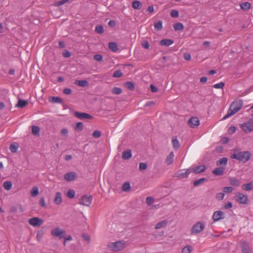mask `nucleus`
Instances as JSON below:
<instances>
[{
  "instance_id": "473e14b6",
  "label": "nucleus",
  "mask_w": 253,
  "mask_h": 253,
  "mask_svg": "<svg viewBox=\"0 0 253 253\" xmlns=\"http://www.w3.org/2000/svg\"><path fill=\"white\" fill-rule=\"evenodd\" d=\"M132 7L135 9H140L141 6V3L138 0H134L132 2Z\"/></svg>"
},
{
  "instance_id": "69168bd1",
  "label": "nucleus",
  "mask_w": 253,
  "mask_h": 253,
  "mask_svg": "<svg viewBox=\"0 0 253 253\" xmlns=\"http://www.w3.org/2000/svg\"><path fill=\"white\" fill-rule=\"evenodd\" d=\"M69 0H62L57 2L56 5L57 6H60L62 4H64L66 2L68 1Z\"/></svg>"
},
{
  "instance_id": "72a5a7b5",
  "label": "nucleus",
  "mask_w": 253,
  "mask_h": 253,
  "mask_svg": "<svg viewBox=\"0 0 253 253\" xmlns=\"http://www.w3.org/2000/svg\"><path fill=\"white\" fill-rule=\"evenodd\" d=\"M66 196L70 199L73 198L75 196V191L73 189H69L67 191Z\"/></svg>"
},
{
  "instance_id": "e2e57ef3",
  "label": "nucleus",
  "mask_w": 253,
  "mask_h": 253,
  "mask_svg": "<svg viewBox=\"0 0 253 253\" xmlns=\"http://www.w3.org/2000/svg\"><path fill=\"white\" fill-rule=\"evenodd\" d=\"M236 129V127L235 126H231L229 129V133L231 134L234 133Z\"/></svg>"
},
{
  "instance_id": "f03ea898",
  "label": "nucleus",
  "mask_w": 253,
  "mask_h": 253,
  "mask_svg": "<svg viewBox=\"0 0 253 253\" xmlns=\"http://www.w3.org/2000/svg\"><path fill=\"white\" fill-rule=\"evenodd\" d=\"M251 156V153L249 151L238 152L233 154L232 158L245 163L250 159Z\"/></svg>"
},
{
  "instance_id": "20e7f679",
  "label": "nucleus",
  "mask_w": 253,
  "mask_h": 253,
  "mask_svg": "<svg viewBox=\"0 0 253 253\" xmlns=\"http://www.w3.org/2000/svg\"><path fill=\"white\" fill-rule=\"evenodd\" d=\"M242 130L246 133H249L253 131V117L248 121L242 123L240 126Z\"/></svg>"
},
{
  "instance_id": "0e129e2a",
  "label": "nucleus",
  "mask_w": 253,
  "mask_h": 253,
  "mask_svg": "<svg viewBox=\"0 0 253 253\" xmlns=\"http://www.w3.org/2000/svg\"><path fill=\"white\" fill-rule=\"evenodd\" d=\"M63 55L65 57H69L71 56V53L69 51L65 50L63 52Z\"/></svg>"
},
{
  "instance_id": "8fccbe9b",
  "label": "nucleus",
  "mask_w": 253,
  "mask_h": 253,
  "mask_svg": "<svg viewBox=\"0 0 253 253\" xmlns=\"http://www.w3.org/2000/svg\"><path fill=\"white\" fill-rule=\"evenodd\" d=\"M224 86V83L222 82H221L219 83L214 84L213 85V87L215 88H222Z\"/></svg>"
},
{
  "instance_id": "a211bd4d",
  "label": "nucleus",
  "mask_w": 253,
  "mask_h": 253,
  "mask_svg": "<svg viewBox=\"0 0 253 253\" xmlns=\"http://www.w3.org/2000/svg\"><path fill=\"white\" fill-rule=\"evenodd\" d=\"M174 159V154L173 152H171L169 155L167 157L165 160V163L168 165H170L172 164Z\"/></svg>"
},
{
  "instance_id": "7c9ffc66",
  "label": "nucleus",
  "mask_w": 253,
  "mask_h": 253,
  "mask_svg": "<svg viewBox=\"0 0 253 253\" xmlns=\"http://www.w3.org/2000/svg\"><path fill=\"white\" fill-rule=\"evenodd\" d=\"M230 183L234 186H238L240 185V181L236 178H231L229 180Z\"/></svg>"
},
{
  "instance_id": "79ce46f5",
  "label": "nucleus",
  "mask_w": 253,
  "mask_h": 253,
  "mask_svg": "<svg viewBox=\"0 0 253 253\" xmlns=\"http://www.w3.org/2000/svg\"><path fill=\"white\" fill-rule=\"evenodd\" d=\"M9 149L11 152L15 153L18 150V146L15 144H12L10 145Z\"/></svg>"
},
{
  "instance_id": "412c9836",
  "label": "nucleus",
  "mask_w": 253,
  "mask_h": 253,
  "mask_svg": "<svg viewBox=\"0 0 253 253\" xmlns=\"http://www.w3.org/2000/svg\"><path fill=\"white\" fill-rule=\"evenodd\" d=\"M224 170V167H219L215 169H214L212 171V173L215 175H221L223 174Z\"/></svg>"
},
{
  "instance_id": "c03bdc74",
  "label": "nucleus",
  "mask_w": 253,
  "mask_h": 253,
  "mask_svg": "<svg viewBox=\"0 0 253 253\" xmlns=\"http://www.w3.org/2000/svg\"><path fill=\"white\" fill-rule=\"evenodd\" d=\"M125 85H126V87H127V88H128L129 89H130L131 90H132L134 89V86L133 84L131 82H127L125 84Z\"/></svg>"
},
{
  "instance_id": "6e6552de",
  "label": "nucleus",
  "mask_w": 253,
  "mask_h": 253,
  "mask_svg": "<svg viewBox=\"0 0 253 253\" xmlns=\"http://www.w3.org/2000/svg\"><path fill=\"white\" fill-rule=\"evenodd\" d=\"M92 196L90 195H85L82 197L79 203L85 206H89L92 202Z\"/></svg>"
},
{
  "instance_id": "9b49d317",
  "label": "nucleus",
  "mask_w": 253,
  "mask_h": 253,
  "mask_svg": "<svg viewBox=\"0 0 253 253\" xmlns=\"http://www.w3.org/2000/svg\"><path fill=\"white\" fill-rule=\"evenodd\" d=\"M224 218V213L221 211H215L212 215V219L214 221H217Z\"/></svg>"
},
{
  "instance_id": "7ed1b4c3",
  "label": "nucleus",
  "mask_w": 253,
  "mask_h": 253,
  "mask_svg": "<svg viewBox=\"0 0 253 253\" xmlns=\"http://www.w3.org/2000/svg\"><path fill=\"white\" fill-rule=\"evenodd\" d=\"M206 224L204 221H198L192 226L191 230V233L192 235L199 234L204 230Z\"/></svg>"
},
{
  "instance_id": "4be33fe9",
  "label": "nucleus",
  "mask_w": 253,
  "mask_h": 253,
  "mask_svg": "<svg viewBox=\"0 0 253 253\" xmlns=\"http://www.w3.org/2000/svg\"><path fill=\"white\" fill-rule=\"evenodd\" d=\"M75 84L81 87H85L88 85V83L86 80H77Z\"/></svg>"
},
{
  "instance_id": "f704fd0d",
  "label": "nucleus",
  "mask_w": 253,
  "mask_h": 253,
  "mask_svg": "<svg viewBox=\"0 0 253 253\" xmlns=\"http://www.w3.org/2000/svg\"><path fill=\"white\" fill-rule=\"evenodd\" d=\"M154 27L155 29L157 30H161L163 28V22L161 20H159L157 22H155Z\"/></svg>"
},
{
  "instance_id": "a18cd8bd",
  "label": "nucleus",
  "mask_w": 253,
  "mask_h": 253,
  "mask_svg": "<svg viewBox=\"0 0 253 253\" xmlns=\"http://www.w3.org/2000/svg\"><path fill=\"white\" fill-rule=\"evenodd\" d=\"M112 92L114 94H119L122 92V89L119 87H115L112 89Z\"/></svg>"
},
{
  "instance_id": "aec40b11",
  "label": "nucleus",
  "mask_w": 253,
  "mask_h": 253,
  "mask_svg": "<svg viewBox=\"0 0 253 253\" xmlns=\"http://www.w3.org/2000/svg\"><path fill=\"white\" fill-rule=\"evenodd\" d=\"M168 221L167 220H163L159 222H158L155 225V229H158L162 228L165 227L168 224Z\"/></svg>"
},
{
  "instance_id": "13d9d810",
  "label": "nucleus",
  "mask_w": 253,
  "mask_h": 253,
  "mask_svg": "<svg viewBox=\"0 0 253 253\" xmlns=\"http://www.w3.org/2000/svg\"><path fill=\"white\" fill-rule=\"evenodd\" d=\"M142 46L143 48L145 49H148L150 46L149 42L147 41H144L142 43Z\"/></svg>"
},
{
  "instance_id": "864d4df0",
  "label": "nucleus",
  "mask_w": 253,
  "mask_h": 253,
  "mask_svg": "<svg viewBox=\"0 0 253 253\" xmlns=\"http://www.w3.org/2000/svg\"><path fill=\"white\" fill-rule=\"evenodd\" d=\"M92 135L95 138H98L101 136V132L99 130H96L93 131Z\"/></svg>"
},
{
  "instance_id": "39448f33",
  "label": "nucleus",
  "mask_w": 253,
  "mask_h": 253,
  "mask_svg": "<svg viewBox=\"0 0 253 253\" xmlns=\"http://www.w3.org/2000/svg\"><path fill=\"white\" fill-rule=\"evenodd\" d=\"M109 247L114 251H118L123 250L125 247V242L120 241L115 243H111L109 245Z\"/></svg>"
},
{
  "instance_id": "a878e982",
  "label": "nucleus",
  "mask_w": 253,
  "mask_h": 253,
  "mask_svg": "<svg viewBox=\"0 0 253 253\" xmlns=\"http://www.w3.org/2000/svg\"><path fill=\"white\" fill-rule=\"evenodd\" d=\"M228 160L226 158H222L220 159L218 161L216 162V165L219 166V165H224L225 166L227 164Z\"/></svg>"
},
{
  "instance_id": "9d476101",
  "label": "nucleus",
  "mask_w": 253,
  "mask_h": 253,
  "mask_svg": "<svg viewBox=\"0 0 253 253\" xmlns=\"http://www.w3.org/2000/svg\"><path fill=\"white\" fill-rule=\"evenodd\" d=\"M191 170L189 169H181L176 173L177 177L179 178H184L188 176L191 173Z\"/></svg>"
},
{
  "instance_id": "393cba45",
  "label": "nucleus",
  "mask_w": 253,
  "mask_h": 253,
  "mask_svg": "<svg viewBox=\"0 0 253 253\" xmlns=\"http://www.w3.org/2000/svg\"><path fill=\"white\" fill-rule=\"evenodd\" d=\"M30 194L32 197H36L39 194V188L37 186H34L30 191Z\"/></svg>"
},
{
  "instance_id": "f8f14e48",
  "label": "nucleus",
  "mask_w": 253,
  "mask_h": 253,
  "mask_svg": "<svg viewBox=\"0 0 253 253\" xmlns=\"http://www.w3.org/2000/svg\"><path fill=\"white\" fill-rule=\"evenodd\" d=\"M77 178V174L75 172H69L64 174V178L67 181H72Z\"/></svg>"
},
{
  "instance_id": "dca6fc26",
  "label": "nucleus",
  "mask_w": 253,
  "mask_h": 253,
  "mask_svg": "<svg viewBox=\"0 0 253 253\" xmlns=\"http://www.w3.org/2000/svg\"><path fill=\"white\" fill-rule=\"evenodd\" d=\"M206 169V166L204 165H200L194 167L192 169V170L195 173H199L204 171Z\"/></svg>"
},
{
  "instance_id": "5701e85b",
  "label": "nucleus",
  "mask_w": 253,
  "mask_h": 253,
  "mask_svg": "<svg viewBox=\"0 0 253 253\" xmlns=\"http://www.w3.org/2000/svg\"><path fill=\"white\" fill-rule=\"evenodd\" d=\"M172 146L175 149H177L180 147V144L175 136H173L172 138Z\"/></svg>"
},
{
  "instance_id": "2eb2a0df",
  "label": "nucleus",
  "mask_w": 253,
  "mask_h": 253,
  "mask_svg": "<svg viewBox=\"0 0 253 253\" xmlns=\"http://www.w3.org/2000/svg\"><path fill=\"white\" fill-rule=\"evenodd\" d=\"M63 201L62 194L60 192H57L55 193L54 202L57 205H60Z\"/></svg>"
},
{
  "instance_id": "c85d7f7f",
  "label": "nucleus",
  "mask_w": 253,
  "mask_h": 253,
  "mask_svg": "<svg viewBox=\"0 0 253 253\" xmlns=\"http://www.w3.org/2000/svg\"><path fill=\"white\" fill-rule=\"evenodd\" d=\"M109 47L113 52H116L118 49L117 44L114 42H109Z\"/></svg>"
},
{
  "instance_id": "1a4fd4ad",
  "label": "nucleus",
  "mask_w": 253,
  "mask_h": 253,
  "mask_svg": "<svg viewBox=\"0 0 253 253\" xmlns=\"http://www.w3.org/2000/svg\"><path fill=\"white\" fill-rule=\"evenodd\" d=\"M29 224L33 227H39L43 223V220L39 217H33L29 220Z\"/></svg>"
},
{
  "instance_id": "f3484780",
  "label": "nucleus",
  "mask_w": 253,
  "mask_h": 253,
  "mask_svg": "<svg viewBox=\"0 0 253 253\" xmlns=\"http://www.w3.org/2000/svg\"><path fill=\"white\" fill-rule=\"evenodd\" d=\"M242 189L243 190L248 191L253 190V183L250 182L248 183L244 184L242 185Z\"/></svg>"
},
{
  "instance_id": "a19ab883",
  "label": "nucleus",
  "mask_w": 253,
  "mask_h": 253,
  "mask_svg": "<svg viewBox=\"0 0 253 253\" xmlns=\"http://www.w3.org/2000/svg\"><path fill=\"white\" fill-rule=\"evenodd\" d=\"M192 251V248L191 246H185L182 249V253H190Z\"/></svg>"
},
{
  "instance_id": "6ab92c4d",
  "label": "nucleus",
  "mask_w": 253,
  "mask_h": 253,
  "mask_svg": "<svg viewBox=\"0 0 253 253\" xmlns=\"http://www.w3.org/2000/svg\"><path fill=\"white\" fill-rule=\"evenodd\" d=\"M174 42L173 41L170 39H164L162 40L160 43L161 45L169 46Z\"/></svg>"
},
{
  "instance_id": "bb28decb",
  "label": "nucleus",
  "mask_w": 253,
  "mask_h": 253,
  "mask_svg": "<svg viewBox=\"0 0 253 253\" xmlns=\"http://www.w3.org/2000/svg\"><path fill=\"white\" fill-rule=\"evenodd\" d=\"M242 253H251V249L246 243H244L242 247Z\"/></svg>"
},
{
  "instance_id": "774afa93",
  "label": "nucleus",
  "mask_w": 253,
  "mask_h": 253,
  "mask_svg": "<svg viewBox=\"0 0 253 253\" xmlns=\"http://www.w3.org/2000/svg\"><path fill=\"white\" fill-rule=\"evenodd\" d=\"M63 92L66 94H70L71 93V90L70 88H66L64 89Z\"/></svg>"
},
{
  "instance_id": "680f3d73",
  "label": "nucleus",
  "mask_w": 253,
  "mask_h": 253,
  "mask_svg": "<svg viewBox=\"0 0 253 253\" xmlns=\"http://www.w3.org/2000/svg\"><path fill=\"white\" fill-rule=\"evenodd\" d=\"M150 88L152 92H156L158 90V88L153 84H151Z\"/></svg>"
},
{
  "instance_id": "bf43d9fd",
  "label": "nucleus",
  "mask_w": 253,
  "mask_h": 253,
  "mask_svg": "<svg viewBox=\"0 0 253 253\" xmlns=\"http://www.w3.org/2000/svg\"><path fill=\"white\" fill-rule=\"evenodd\" d=\"M39 204L42 207H45L46 205L44 201V198L43 197L41 198Z\"/></svg>"
},
{
  "instance_id": "f257e3e1",
  "label": "nucleus",
  "mask_w": 253,
  "mask_h": 253,
  "mask_svg": "<svg viewBox=\"0 0 253 253\" xmlns=\"http://www.w3.org/2000/svg\"><path fill=\"white\" fill-rule=\"evenodd\" d=\"M242 105L243 102L242 100H235L233 101L231 104L226 115L223 117V120H226L234 115L242 108Z\"/></svg>"
},
{
  "instance_id": "2f4dec72",
  "label": "nucleus",
  "mask_w": 253,
  "mask_h": 253,
  "mask_svg": "<svg viewBox=\"0 0 253 253\" xmlns=\"http://www.w3.org/2000/svg\"><path fill=\"white\" fill-rule=\"evenodd\" d=\"M12 186V182L10 181H6L3 183L4 188L6 190H9Z\"/></svg>"
},
{
  "instance_id": "4c0bfd02",
  "label": "nucleus",
  "mask_w": 253,
  "mask_h": 253,
  "mask_svg": "<svg viewBox=\"0 0 253 253\" xmlns=\"http://www.w3.org/2000/svg\"><path fill=\"white\" fill-rule=\"evenodd\" d=\"M206 180V178H201L193 182V185L194 186H197L201 184H203Z\"/></svg>"
},
{
  "instance_id": "052dcab7",
  "label": "nucleus",
  "mask_w": 253,
  "mask_h": 253,
  "mask_svg": "<svg viewBox=\"0 0 253 253\" xmlns=\"http://www.w3.org/2000/svg\"><path fill=\"white\" fill-rule=\"evenodd\" d=\"M184 58L186 60H190L191 58V56L190 53H185L184 54Z\"/></svg>"
},
{
  "instance_id": "423d86ee",
  "label": "nucleus",
  "mask_w": 253,
  "mask_h": 253,
  "mask_svg": "<svg viewBox=\"0 0 253 253\" xmlns=\"http://www.w3.org/2000/svg\"><path fill=\"white\" fill-rule=\"evenodd\" d=\"M236 200L241 204H246L248 201L247 195L242 193H237L235 195Z\"/></svg>"
},
{
  "instance_id": "338daca9",
  "label": "nucleus",
  "mask_w": 253,
  "mask_h": 253,
  "mask_svg": "<svg viewBox=\"0 0 253 253\" xmlns=\"http://www.w3.org/2000/svg\"><path fill=\"white\" fill-rule=\"evenodd\" d=\"M61 132L64 135H67L68 133V130L67 128H63L61 129Z\"/></svg>"
},
{
  "instance_id": "ea45409f",
  "label": "nucleus",
  "mask_w": 253,
  "mask_h": 253,
  "mask_svg": "<svg viewBox=\"0 0 253 253\" xmlns=\"http://www.w3.org/2000/svg\"><path fill=\"white\" fill-rule=\"evenodd\" d=\"M146 203L148 206H150L154 203V199L152 197H148L146 199Z\"/></svg>"
},
{
  "instance_id": "37998d69",
  "label": "nucleus",
  "mask_w": 253,
  "mask_h": 253,
  "mask_svg": "<svg viewBox=\"0 0 253 253\" xmlns=\"http://www.w3.org/2000/svg\"><path fill=\"white\" fill-rule=\"evenodd\" d=\"M95 31L99 34H102L104 32L103 26L101 25H98L95 27Z\"/></svg>"
},
{
  "instance_id": "de8ad7c7",
  "label": "nucleus",
  "mask_w": 253,
  "mask_h": 253,
  "mask_svg": "<svg viewBox=\"0 0 253 253\" xmlns=\"http://www.w3.org/2000/svg\"><path fill=\"white\" fill-rule=\"evenodd\" d=\"M123 76V73L120 70L116 71L114 74L113 76L115 78H119Z\"/></svg>"
},
{
  "instance_id": "09e8293b",
  "label": "nucleus",
  "mask_w": 253,
  "mask_h": 253,
  "mask_svg": "<svg viewBox=\"0 0 253 253\" xmlns=\"http://www.w3.org/2000/svg\"><path fill=\"white\" fill-rule=\"evenodd\" d=\"M147 168V165L144 163H140L139 164V170L141 171L145 170Z\"/></svg>"
},
{
  "instance_id": "ddd939ff",
  "label": "nucleus",
  "mask_w": 253,
  "mask_h": 253,
  "mask_svg": "<svg viewBox=\"0 0 253 253\" xmlns=\"http://www.w3.org/2000/svg\"><path fill=\"white\" fill-rule=\"evenodd\" d=\"M75 115L77 117H78L80 119H90L92 118V117L88 114L85 113H80L79 112H76L75 113Z\"/></svg>"
},
{
  "instance_id": "c756f323",
  "label": "nucleus",
  "mask_w": 253,
  "mask_h": 253,
  "mask_svg": "<svg viewBox=\"0 0 253 253\" xmlns=\"http://www.w3.org/2000/svg\"><path fill=\"white\" fill-rule=\"evenodd\" d=\"M28 102L27 100L19 99L18 100V103L16 106H18L20 108H23L27 105Z\"/></svg>"
},
{
  "instance_id": "0eeeda50",
  "label": "nucleus",
  "mask_w": 253,
  "mask_h": 253,
  "mask_svg": "<svg viewBox=\"0 0 253 253\" xmlns=\"http://www.w3.org/2000/svg\"><path fill=\"white\" fill-rule=\"evenodd\" d=\"M51 234L53 236L62 239L64 238L65 236V231L59 227H57L51 231Z\"/></svg>"
},
{
  "instance_id": "58836bf2",
  "label": "nucleus",
  "mask_w": 253,
  "mask_h": 253,
  "mask_svg": "<svg viewBox=\"0 0 253 253\" xmlns=\"http://www.w3.org/2000/svg\"><path fill=\"white\" fill-rule=\"evenodd\" d=\"M40 128L39 126H33L32 127V133H33V134L36 135H39V132H40Z\"/></svg>"
},
{
  "instance_id": "c9c22d12",
  "label": "nucleus",
  "mask_w": 253,
  "mask_h": 253,
  "mask_svg": "<svg viewBox=\"0 0 253 253\" xmlns=\"http://www.w3.org/2000/svg\"><path fill=\"white\" fill-rule=\"evenodd\" d=\"M173 28L175 31H180L183 29L184 26L181 23H176L173 25Z\"/></svg>"
},
{
  "instance_id": "49530a36",
  "label": "nucleus",
  "mask_w": 253,
  "mask_h": 253,
  "mask_svg": "<svg viewBox=\"0 0 253 253\" xmlns=\"http://www.w3.org/2000/svg\"><path fill=\"white\" fill-rule=\"evenodd\" d=\"M170 15L172 17H178L179 16L178 11L177 10H172L170 12Z\"/></svg>"
},
{
  "instance_id": "e433bc0d",
  "label": "nucleus",
  "mask_w": 253,
  "mask_h": 253,
  "mask_svg": "<svg viewBox=\"0 0 253 253\" xmlns=\"http://www.w3.org/2000/svg\"><path fill=\"white\" fill-rule=\"evenodd\" d=\"M130 189V183L128 182H126L122 186V191H128Z\"/></svg>"
},
{
  "instance_id": "b1692460",
  "label": "nucleus",
  "mask_w": 253,
  "mask_h": 253,
  "mask_svg": "<svg viewBox=\"0 0 253 253\" xmlns=\"http://www.w3.org/2000/svg\"><path fill=\"white\" fill-rule=\"evenodd\" d=\"M131 151L130 150H127L123 153L122 158L124 160H128L131 157Z\"/></svg>"
},
{
  "instance_id": "6e6d98bb",
  "label": "nucleus",
  "mask_w": 253,
  "mask_h": 253,
  "mask_svg": "<svg viewBox=\"0 0 253 253\" xmlns=\"http://www.w3.org/2000/svg\"><path fill=\"white\" fill-rule=\"evenodd\" d=\"M224 195L225 194L223 193H218L216 195V198L219 200H221L224 198Z\"/></svg>"
},
{
  "instance_id": "cd10ccee",
  "label": "nucleus",
  "mask_w": 253,
  "mask_h": 253,
  "mask_svg": "<svg viewBox=\"0 0 253 253\" xmlns=\"http://www.w3.org/2000/svg\"><path fill=\"white\" fill-rule=\"evenodd\" d=\"M241 8L244 10H248L251 8V4L249 2H245L240 4Z\"/></svg>"
},
{
  "instance_id": "4d7b16f0",
  "label": "nucleus",
  "mask_w": 253,
  "mask_h": 253,
  "mask_svg": "<svg viewBox=\"0 0 253 253\" xmlns=\"http://www.w3.org/2000/svg\"><path fill=\"white\" fill-rule=\"evenodd\" d=\"M52 101L55 103H60L61 102V99L60 97H53Z\"/></svg>"
},
{
  "instance_id": "5fc2aeb1",
  "label": "nucleus",
  "mask_w": 253,
  "mask_h": 253,
  "mask_svg": "<svg viewBox=\"0 0 253 253\" xmlns=\"http://www.w3.org/2000/svg\"><path fill=\"white\" fill-rule=\"evenodd\" d=\"M94 59L97 61H101L103 60V56L100 54L94 55Z\"/></svg>"
},
{
  "instance_id": "4468645a",
  "label": "nucleus",
  "mask_w": 253,
  "mask_h": 253,
  "mask_svg": "<svg viewBox=\"0 0 253 253\" xmlns=\"http://www.w3.org/2000/svg\"><path fill=\"white\" fill-rule=\"evenodd\" d=\"M188 124L191 127L194 128L199 125L200 121L197 117H192L189 120Z\"/></svg>"
},
{
  "instance_id": "3c124183",
  "label": "nucleus",
  "mask_w": 253,
  "mask_h": 253,
  "mask_svg": "<svg viewBox=\"0 0 253 253\" xmlns=\"http://www.w3.org/2000/svg\"><path fill=\"white\" fill-rule=\"evenodd\" d=\"M83 128V125L81 122H78L76 124L75 129L82 130Z\"/></svg>"
},
{
  "instance_id": "603ef678",
  "label": "nucleus",
  "mask_w": 253,
  "mask_h": 253,
  "mask_svg": "<svg viewBox=\"0 0 253 253\" xmlns=\"http://www.w3.org/2000/svg\"><path fill=\"white\" fill-rule=\"evenodd\" d=\"M233 190V188L231 186L225 187L223 188V191L225 193L231 192Z\"/></svg>"
}]
</instances>
